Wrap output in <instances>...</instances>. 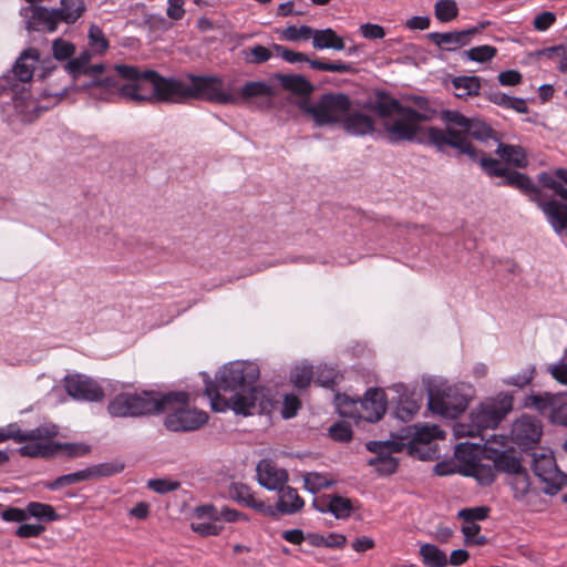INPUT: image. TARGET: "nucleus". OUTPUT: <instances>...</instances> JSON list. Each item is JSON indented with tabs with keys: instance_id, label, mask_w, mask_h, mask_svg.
I'll list each match as a JSON object with an SVG mask.
<instances>
[{
	"instance_id": "obj_37",
	"label": "nucleus",
	"mask_w": 567,
	"mask_h": 567,
	"mask_svg": "<svg viewBox=\"0 0 567 567\" xmlns=\"http://www.w3.org/2000/svg\"><path fill=\"white\" fill-rule=\"evenodd\" d=\"M91 59L92 53L85 49L78 56L70 58L64 64V70L70 74L72 80L78 81L79 78L84 74Z\"/></svg>"
},
{
	"instance_id": "obj_57",
	"label": "nucleus",
	"mask_w": 567,
	"mask_h": 567,
	"mask_svg": "<svg viewBox=\"0 0 567 567\" xmlns=\"http://www.w3.org/2000/svg\"><path fill=\"white\" fill-rule=\"evenodd\" d=\"M75 50L74 43L62 38H58L52 42V54L56 61L66 63L74 55Z\"/></svg>"
},
{
	"instance_id": "obj_5",
	"label": "nucleus",
	"mask_w": 567,
	"mask_h": 567,
	"mask_svg": "<svg viewBox=\"0 0 567 567\" xmlns=\"http://www.w3.org/2000/svg\"><path fill=\"white\" fill-rule=\"evenodd\" d=\"M40 60V51L35 48H28L21 52L16 60L12 69L0 76V96L9 95L16 109L27 107V101L30 99V90L27 84L32 80L34 74V64H28L25 61Z\"/></svg>"
},
{
	"instance_id": "obj_60",
	"label": "nucleus",
	"mask_w": 567,
	"mask_h": 567,
	"mask_svg": "<svg viewBox=\"0 0 567 567\" xmlns=\"http://www.w3.org/2000/svg\"><path fill=\"white\" fill-rule=\"evenodd\" d=\"M535 374H536V368L534 365H529L527 369H525L520 373L504 379L503 383L506 385H512V386H517L519 389H523L526 385H529L532 383V381L535 378Z\"/></svg>"
},
{
	"instance_id": "obj_59",
	"label": "nucleus",
	"mask_w": 567,
	"mask_h": 567,
	"mask_svg": "<svg viewBox=\"0 0 567 567\" xmlns=\"http://www.w3.org/2000/svg\"><path fill=\"white\" fill-rule=\"evenodd\" d=\"M89 40L91 47L99 53H104L110 48V42L103 33L102 29L96 24H92L89 29Z\"/></svg>"
},
{
	"instance_id": "obj_48",
	"label": "nucleus",
	"mask_w": 567,
	"mask_h": 567,
	"mask_svg": "<svg viewBox=\"0 0 567 567\" xmlns=\"http://www.w3.org/2000/svg\"><path fill=\"white\" fill-rule=\"evenodd\" d=\"M86 468L90 473V480H95L100 477H110L121 473L124 470V463L120 461L104 462L91 465Z\"/></svg>"
},
{
	"instance_id": "obj_61",
	"label": "nucleus",
	"mask_w": 567,
	"mask_h": 567,
	"mask_svg": "<svg viewBox=\"0 0 567 567\" xmlns=\"http://www.w3.org/2000/svg\"><path fill=\"white\" fill-rule=\"evenodd\" d=\"M441 120L446 123V126L450 124H454L460 126V130H466L471 124V117L465 116L458 111L454 110H442L440 113Z\"/></svg>"
},
{
	"instance_id": "obj_3",
	"label": "nucleus",
	"mask_w": 567,
	"mask_h": 567,
	"mask_svg": "<svg viewBox=\"0 0 567 567\" xmlns=\"http://www.w3.org/2000/svg\"><path fill=\"white\" fill-rule=\"evenodd\" d=\"M174 402L187 403V391H167L134 389L114 395L107 404L113 417H143L165 413Z\"/></svg>"
},
{
	"instance_id": "obj_14",
	"label": "nucleus",
	"mask_w": 567,
	"mask_h": 567,
	"mask_svg": "<svg viewBox=\"0 0 567 567\" xmlns=\"http://www.w3.org/2000/svg\"><path fill=\"white\" fill-rule=\"evenodd\" d=\"M272 50L288 63L306 62L311 69L322 72L358 73V69L353 63L343 62L341 60L323 61L320 59H310L303 52H297L277 43L272 44Z\"/></svg>"
},
{
	"instance_id": "obj_35",
	"label": "nucleus",
	"mask_w": 567,
	"mask_h": 567,
	"mask_svg": "<svg viewBox=\"0 0 567 567\" xmlns=\"http://www.w3.org/2000/svg\"><path fill=\"white\" fill-rule=\"evenodd\" d=\"M85 481H90V473L87 472V468L58 476L53 481L44 482L43 486L49 491H58L64 486H70Z\"/></svg>"
},
{
	"instance_id": "obj_20",
	"label": "nucleus",
	"mask_w": 567,
	"mask_h": 567,
	"mask_svg": "<svg viewBox=\"0 0 567 567\" xmlns=\"http://www.w3.org/2000/svg\"><path fill=\"white\" fill-rule=\"evenodd\" d=\"M390 390L398 394L396 406L392 415L402 422H409L419 412L421 399H415V392L411 391L404 383H395Z\"/></svg>"
},
{
	"instance_id": "obj_55",
	"label": "nucleus",
	"mask_w": 567,
	"mask_h": 567,
	"mask_svg": "<svg viewBox=\"0 0 567 567\" xmlns=\"http://www.w3.org/2000/svg\"><path fill=\"white\" fill-rule=\"evenodd\" d=\"M241 55L248 64H261L271 58V51L261 44H256L241 50Z\"/></svg>"
},
{
	"instance_id": "obj_58",
	"label": "nucleus",
	"mask_w": 567,
	"mask_h": 567,
	"mask_svg": "<svg viewBox=\"0 0 567 567\" xmlns=\"http://www.w3.org/2000/svg\"><path fill=\"white\" fill-rule=\"evenodd\" d=\"M313 368L312 365L296 367L291 371L290 380L297 389H307L310 382L313 380Z\"/></svg>"
},
{
	"instance_id": "obj_30",
	"label": "nucleus",
	"mask_w": 567,
	"mask_h": 567,
	"mask_svg": "<svg viewBox=\"0 0 567 567\" xmlns=\"http://www.w3.org/2000/svg\"><path fill=\"white\" fill-rule=\"evenodd\" d=\"M355 504L358 501L353 502L348 497L333 494L330 496V505L326 511H329L337 519H348L359 508Z\"/></svg>"
},
{
	"instance_id": "obj_42",
	"label": "nucleus",
	"mask_w": 567,
	"mask_h": 567,
	"mask_svg": "<svg viewBox=\"0 0 567 567\" xmlns=\"http://www.w3.org/2000/svg\"><path fill=\"white\" fill-rule=\"evenodd\" d=\"M497 52L496 47L483 44L461 52V56L468 61L486 63L492 61L497 55Z\"/></svg>"
},
{
	"instance_id": "obj_1",
	"label": "nucleus",
	"mask_w": 567,
	"mask_h": 567,
	"mask_svg": "<svg viewBox=\"0 0 567 567\" xmlns=\"http://www.w3.org/2000/svg\"><path fill=\"white\" fill-rule=\"evenodd\" d=\"M199 375L204 382V394L210 400L214 412L233 411L237 415H270L280 403L272 390L256 385L260 370L257 363L245 360L230 361L221 365L213 380L208 372Z\"/></svg>"
},
{
	"instance_id": "obj_33",
	"label": "nucleus",
	"mask_w": 567,
	"mask_h": 567,
	"mask_svg": "<svg viewBox=\"0 0 567 567\" xmlns=\"http://www.w3.org/2000/svg\"><path fill=\"white\" fill-rule=\"evenodd\" d=\"M420 555L427 567H446L449 565L446 554L434 544H423L420 547Z\"/></svg>"
},
{
	"instance_id": "obj_22",
	"label": "nucleus",
	"mask_w": 567,
	"mask_h": 567,
	"mask_svg": "<svg viewBox=\"0 0 567 567\" xmlns=\"http://www.w3.org/2000/svg\"><path fill=\"white\" fill-rule=\"evenodd\" d=\"M494 154L498 156L497 159L502 162V165L509 171L524 169L529 164L527 151L524 146L503 143L501 138L497 142Z\"/></svg>"
},
{
	"instance_id": "obj_16",
	"label": "nucleus",
	"mask_w": 567,
	"mask_h": 567,
	"mask_svg": "<svg viewBox=\"0 0 567 567\" xmlns=\"http://www.w3.org/2000/svg\"><path fill=\"white\" fill-rule=\"evenodd\" d=\"M277 95L275 89L265 81H249L246 82L237 93H234L236 99L231 105L245 104L249 105L255 99L266 100L256 103V109L259 111H269L274 107L272 99Z\"/></svg>"
},
{
	"instance_id": "obj_34",
	"label": "nucleus",
	"mask_w": 567,
	"mask_h": 567,
	"mask_svg": "<svg viewBox=\"0 0 567 567\" xmlns=\"http://www.w3.org/2000/svg\"><path fill=\"white\" fill-rule=\"evenodd\" d=\"M52 457L59 452H64L68 458H78L91 453V446L85 443L76 442H54L51 441Z\"/></svg>"
},
{
	"instance_id": "obj_43",
	"label": "nucleus",
	"mask_w": 567,
	"mask_h": 567,
	"mask_svg": "<svg viewBox=\"0 0 567 567\" xmlns=\"http://www.w3.org/2000/svg\"><path fill=\"white\" fill-rule=\"evenodd\" d=\"M28 519L34 517L40 522H54L59 515L54 507L50 504L40 502H30L27 505Z\"/></svg>"
},
{
	"instance_id": "obj_28",
	"label": "nucleus",
	"mask_w": 567,
	"mask_h": 567,
	"mask_svg": "<svg viewBox=\"0 0 567 567\" xmlns=\"http://www.w3.org/2000/svg\"><path fill=\"white\" fill-rule=\"evenodd\" d=\"M280 496L277 501V512L281 515H291L300 512L305 506L303 498L298 494L297 488L292 486H281Z\"/></svg>"
},
{
	"instance_id": "obj_6",
	"label": "nucleus",
	"mask_w": 567,
	"mask_h": 567,
	"mask_svg": "<svg viewBox=\"0 0 567 567\" xmlns=\"http://www.w3.org/2000/svg\"><path fill=\"white\" fill-rule=\"evenodd\" d=\"M299 109L310 115L316 126H332L342 124L348 111H351V97L343 92L323 93L316 104L310 99H302L298 103Z\"/></svg>"
},
{
	"instance_id": "obj_44",
	"label": "nucleus",
	"mask_w": 567,
	"mask_h": 567,
	"mask_svg": "<svg viewBox=\"0 0 567 567\" xmlns=\"http://www.w3.org/2000/svg\"><path fill=\"white\" fill-rule=\"evenodd\" d=\"M513 478L509 482L511 487L514 491L513 497L517 501H522L529 493L530 489V477L526 467H522L517 473L512 474Z\"/></svg>"
},
{
	"instance_id": "obj_62",
	"label": "nucleus",
	"mask_w": 567,
	"mask_h": 567,
	"mask_svg": "<svg viewBox=\"0 0 567 567\" xmlns=\"http://www.w3.org/2000/svg\"><path fill=\"white\" fill-rule=\"evenodd\" d=\"M301 409V400L293 393L284 395L281 416L285 420L292 419L298 414Z\"/></svg>"
},
{
	"instance_id": "obj_50",
	"label": "nucleus",
	"mask_w": 567,
	"mask_h": 567,
	"mask_svg": "<svg viewBox=\"0 0 567 567\" xmlns=\"http://www.w3.org/2000/svg\"><path fill=\"white\" fill-rule=\"evenodd\" d=\"M425 38L439 47L442 51L455 52L458 50L457 41L455 40V32H430Z\"/></svg>"
},
{
	"instance_id": "obj_24",
	"label": "nucleus",
	"mask_w": 567,
	"mask_h": 567,
	"mask_svg": "<svg viewBox=\"0 0 567 567\" xmlns=\"http://www.w3.org/2000/svg\"><path fill=\"white\" fill-rule=\"evenodd\" d=\"M21 14L25 18V29L28 31H55L54 20L47 7L29 6L21 10Z\"/></svg>"
},
{
	"instance_id": "obj_9",
	"label": "nucleus",
	"mask_w": 567,
	"mask_h": 567,
	"mask_svg": "<svg viewBox=\"0 0 567 567\" xmlns=\"http://www.w3.org/2000/svg\"><path fill=\"white\" fill-rule=\"evenodd\" d=\"M514 395L509 392H499L488 398L470 413L471 425L476 432L486 429H496L506 415L513 411Z\"/></svg>"
},
{
	"instance_id": "obj_63",
	"label": "nucleus",
	"mask_w": 567,
	"mask_h": 567,
	"mask_svg": "<svg viewBox=\"0 0 567 567\" xmlns=\"http://www.w3.org/2000/svg\"><path fill=\"white\" fill-rule=\"evenodd\" d=\"M147 487L157 494L164 495L177 491L181 487V483L169 478H152L148 480Z\"/></svg>"
},
{
	"instance_id": "obj_23",
	"label": "nucleus",
	"mask_w": 567,
	"mask_h": 567,
	"mask_svg": "<svg viewBox=\"0 0 567 567\" xmlns=\"http://www.w3.org/2000/svg\"><path fill=\"white\" fill-rule=\"evenodd\" d=\"M258 483L268 491H278L287 483L289 475L287 470L277 468L268 458H262L257 465Z\"/></svg>"
},
{
	"instance_id": "obj_19",
	"label": "nucleus",
	"mask_w": 567,
	"mask_h": 567,
	"mask_svg": "<svg viewBox=\"0 0 567 567\" xmlns=\"http://www.w3.org/2000/svg\"><path fill=\"white\" fill-rule=\"evenodd\" d=\"M388 398L385 391L381 388H369L363 398H359V406L363 413L359 414L369 423L379 422L386 412Z\"/></svg>"
},
{
	"instance_id": "obj_49",
	"label": "nucleus",
	"mask_w": 567,
	"mask_h": 567,
	"mask_svg": "<svg viewBox=\"0 0 567 567\" xmlns=\"http://www.w3.org/2000/svg\"><path fill=\"white\" fill-rule=\"evenodd\" d=\"M494 471V466L489 464L473 461L472 470L471 473H468V475L473 476L480 485L489 486L496 480Z\"/></svg>"
},
{
	"instance_id": "obj_51",
	"label": "nucleus",
	"mask_w": 567,
	"mask_h": 567,
	"mask_svg": "<svg viewBox=\"0 0 567 567\" xmlns=\"http://www.w3.org/2000/svg\"><path fill=\"white\" fill-rule=\"evenodd\" d=\"M399 458L388 455L386 456H374L368 461V465L375 467V471L380 475H392L399 468Z\"/></svg>"
},
{
	"instance_id": "obj_41",
	"label": "nucleus",
	"mask_w": 567,
	"mask_h": 567,
	"mask_svg": "<svg viewBox=\"0 0 567 567\" xmlns=\"http://www.w3.org/2000/svg\"><path fill=\"white\" fill-rule=\"evenodd\" d=\"M339 372L327 364L317 367L313 382L322 388L333 391L339 382Z\"/></svg>"
},
{
	"instance_id": "obj_64",
	"label": "nucleus",
	"mask_w": 567,
	"mask_h": 567,
	"mask_svg": "<svg viewBox=\"0 0 567 567\" xmlns=\"http://www.w3.org/2000/svg\"><path fill=\"white\" fill-rule=\"evenodd\" d=\"M0 516L2 520L9 523H24L28 520L27 507L20 508L14 506H8L4 508L3 504L0 503Z\"/></svg>"
},
{
	"instance_id": "obj_32",
	"label": "nucleus",
	"mask_w": 567,
	"mask_h": 567,
	"mask_svg": "<svg viewBox=\"0 0 567 567\" xmlns=\"http://www.w3.org/2000/svg\"><path fill=\"white\" fill-rule=\"evenodd\" d=\"M52 19L54 20L55 30L60 22L66 24L75 23L86 11V4L84 0H76V7L73 10H65V8H53L49 9Z\"/></svg>"
},
{
	"instance_id": "obj_13",
	"label": "nucleus",
	"mask_w": 567,
	"mask_h": 567,
	"mask_svg": "<svg viewBox=\"0 0 567 567\" xmlns=\"http://www.w3.org/2000/svg\"><path fill=\"white\" fill-rule=\"evenodd\" d=\"M532 470L546 486L544 494L554 496L567 485V474L559 470L554 456L534 454Z\"/></svg>"
},
{
	"instance_id": "obj_36",
	"label": "nucleus",
	"mask_w": 567,
	"mask_h": 567,
	"mask_svg": "<svg viewBox=\"0 0 567 567\" xmlns=\"http://www.w3.org/2000/svg\"><path fill=\"white\" fill-rule=\"evenodd\" d=\"M522 467L520 457L515 455V451L513 449L503 450L494 465L495 471L509 475L517 473Z\"/></svg>"
},
{
	"instance_id": "obj_10",
	"label": "nucleus",
	"mask_w": 567,
	"mask_h": 567,
	"mask_svg": "<svg viewBox=\"0 0 567 567\" xmlns=\"http://www.w3.org/2000/svg\"><path fill=\"white\" fill-rule=\"evenodd\" d=\"M188 100L194 99L219 105H231L236 102L234 93L225 90L224 81L218 75L188 74Z\"/></svg>"
},
{
	"instance_id": "obj_15",
	"label": "nucleus",
	"mask_w": 567,
	"mask_h": 567,
	"mask_svg": "<svg viewBox=\"0 0 567 567\" xmlns=\"http://www.w3.org/2000/svg\"><path fill=\"white\" fill-rule=\"evenodd\" d=\"M414 425L413 437L408 442V454L420 461H433L439 458L436 446L423 449L420 445H429L434 439H443L445 435L444 431L435 424Z\"/></svg>"
},
{
	"instance_id": "obj_4",
	"label": "nucleus",
	"mask_w": 567,
	"mask_h": 567,
	"mask_svg": "<svg viewBox=\"0 0 567 567\" xmlns=\"http://www.w3.org/2000/svg\"><path fill=\"white\" fill-rule=\"evenodd\" d=\"M145 82L152 84V91L144 93L143 83H125L117 87L116 95L130 99L137 104L164 102L182 103L188 100V85L176 78L163 76L156 70H145Z\"/></svg>"
},
{
	"instance_id": "obj_21",
	"label": "nucleus",
	"mask_w": 567,
	"mask_h": 567,
	"mask_svg": "<svg viewBox=\"0 0 567 567\" xmlns=\"http://www.w3.org/2000/svg\"><path fill=\"white\" fill-rule=\"evenodd\" d=\"M373 95L374 99L368 101L364 107L380 118H389L394 114L399 115L409 107V105H403L391 92L384 89H375Z\"/></svg>"
},
{
	"instance_id": "obj_39",
	"label": "nucleus",
	"mask_w": 567,
	"mask_h": 567,
	"mask_svg": "<svg viewBox=\"0 0 567 567\" xmlns=\"http://www.w3.org/2000/svg\"><path fill=\"white\" fill-rule=\"evenodd\" d=\"M334 404L339 414L343 417H359L358 410L359 396L357 399L347 393L337 392L334 395Z\"/></svg>"
},
{
	"instance_id": "obj_7",
	"label": "nucleus",
	"mask_w": 567,
	"mask_h": 567,
	"mask_svg": "<svg viewBox=\"0 0 567 567\" xmlns=\"http://www.w3.org/2000/svg\"><path fill=\"white\" fill-rule=\"evenodd\" d=\"M392 123H384L385 138L391 144L400 142H413L420 145L431 146L430 136L432 130H441L439 126H423L420 118H426L409 106Z\"/></svg>"
},
{
	"instance_id": "obj_38",
	"label": "nucleus",
	"mask_w": 567,
	"mask_h": 567,
	"mask_svg": "<svg viewBox=\"0 0 567 567\" xmlns=\"http://www.w3.org/2000/svg\"><path fill=\"white\" fill-rule=\"evenodd\" d=\"M555 403V396L550 392L543 393H530L526 395L523 402V408L526 409H535L540 414H544L548 409Z\"/></svg>"
},
{
	"instance_id": "obj_25",
	"label": "nucleus",
	"mask_w": 567,
	"mask_h": 567,
	"mask_svg": "<svg viewBox=\"0 0 567 567\" xmlns=\"http://www.w3.org/2000/svg\"><path fill=\"white\" fill-rule=\"evenodd\" d=\"M271 80L277 81L285 91L303 99H309L310 94L315 91V85L302 74L276 72L271 75Z\"/></svg>"
},
{
	"instance_id": "obj_56",
	"label": "nucleus",
	"mask_w": 567,
	"mask_h": 567,
	"mask_svg": "<svg viewBox=\"0 0 567 567\" xmlns=\"http://www.w3.org/2000/svg\"><path fill=\"white\" fill-rule=\"evenodd\" d=\"M329 436L339 443H349L353 439V430L349 422L337 421L328 430Z\"/></svg>"
},
{
	"instance_id": "obj_53",
	"label": "nucleus",
	"mask_w": 567,
	"mask_h": 567,
	"mask_svg": "<svg viewBox=\"0 0 567 567\" xmlns=\"http://www.w3.org/2000/svg\"><path fill=\"white\" fill-rule=\"evenodd\" d=\"M406 101L412 102L419 110L420 115L425 116L426 118H420L421 122H430L432 121L436 114V109L431 106V101L427 96L417 95V94H409L404 97Z\"/></svg>"
},
{
	"instance_id": "obj_31",
	"label": "nucleus",
	"mask_w": 567,
	"mask_h": 567,
	"mask_svg": "<svg viewBox=\"0 0 567 567\" xmlns=\"http://www.w3.org/2000/svg\"><path fill=\"white\" fill-rule=\"evenodd\" d=\"M482 79L477 75H458L452 79V85L455 90L464 89L465 93H455L458 99H465L466 96H480L482 95Z\"/></svg>"
},
{
	"instance_id": "obj_11",
	"label": "nucleus",
	"mask_w": 567,
	"mask_h": 567,
	"mask_svg": "<svg viewBox=\"0 0 567 567\" xmlns=\"http://www.w3.org/2000/svg\"><path fill=\"white\" fill-rule=\"evenodd\" d=\"M190 394L187 392V403L174 402L172 408L166 410L163 424L169 432L185 433L199 430L209 420L207 412L189 409Z\"/></svg>"
},
{
	"instance_id": "obj_17",
	"label": "nucleus",
	"mask_w": 567,
	"mask_h": 567,
	"mask_svg": "<svg viewBox=\"0 0 567 567\" xmlns=\"http://www.w3.org/2000/svg\"><path fill=\"white\" fill-rule=\"evenodd\" d=\"M512 439L523 450L534 449L543 434V424L539 419L523 413L512 425Z\"/></svg>"
},
{
	"instance_id": "obj_54",
	"label": "nucleus",
	"mask_w": 567,
	"mask_h": 567,
	"mask_svg": "<svg viewBox=\"0 0 567 567\" xmlns=\"http://www.w3.org/2000/svg\"><path fill=\"white\" fill-rule=\"evenodd\" d=\"M435 18L441 22H450L458 16V8L454 0H437L434 6Z\"/></svg>"
},
{
	"instance_id": "obj_27",
	"label": "nucleus",
	"mask_w": 567,
	"mask_h": 567,
	"mask_svg": "<svg viewBox=\"0 0 567 567\" xmlns=\"http://www.w3.org/2000/svg\"><path fill=\"white\" fill-rule=\"evenodd\" d=\"M464 138H473L478 142H487L492 140L498 142L501 138L498 132H496L485 120L478 116H471V124L466 130H458Z\"/></svg>"
},
{
	"instance_id": "obj_18",
	"label": "nucleus",
	"mask_w": 567,
	"mask_h": 567,
	"mask_svg": "<svg viewBox=\"0 0 567 567\" xmlns=\"http://www.w3.org/2000/svg\"><path fill=\"white\" fill-rule=\"evenodd\" d=\"M65 390L75 400L100 402L104 399L103 388L93 379L74 374L65 378Z\"/></svg>"
},
{
	"instance_id": "obj_2",
	"label": "nucleus",
	"mask_w": 567,
	"mask_h": 567,
	"mask_svg": "<svg viewBox=\"0 0 567 567\" xmlns=\"http://www.w3.org/2000/svg\"><path fill=\"white\" fill-rule=\"evenodd\" d=\"M431 147L437 153L450 155L449 150H454V157L458 161L466 156L473 164H477L481 171L489 178H502L496 182L498 187H512L520 193L528 190L533 181L530 176L519 171H509L502 162L492 157L483 150L477 148L468 138H464L458 130L447 125L441 130H432L430 136Z\"/></svg>"
},
{
	"instance_id": "obj_40",
	"label": "nucleus",
	"mask_w": 567,
	"mask_h": 567,
	"mask_svg": "<svg viewBox=\"0 0 567 567\" xmlns=\"http://www.w3.org/2000/svg\"><path fill=\"white\" fill-rule=\"evenodd\" d=\"M336 484V481L328 478L327 474L319 472H308L303 475L305 488L311 493L317 494L321 489L329 488Z\"/></svg>"
},
{
	"instance_id": "obj_47",
	"label": "nucleus",
	"mask_w": 567,
	"mask_h": 567,
	"mask_svg": "<svg viewBox=\"0 0 567 567\" xmlns=\"http://www.w3.org/2000/svg\"><path fill=\"white\" fill-rule=\"evenodd\" d=\"M21 456L31 458H52L51 441L49 442H34L25 444L16 450Z\"/></svg>"
},
{
	"instance_id": "obj_45",
	"label": "nucleus",
	"mask_w": 567,
	"mask_h": 567,
	"mask_svg": "<svg viewBox=\"0 0 567 567\" xmlns=\"http://www.w3.org/2000/svg\"><path fill=\"white\" fill-rule=\"evenodd\" d=\"M95 87V84H92V80L84 82L82 84H78L76 81L72 80L71 84L64 86L61 91H50L48 89H44L40 93L41 99L47 97H55L56 102H60L63 97L68 96L70 93H79V92H87L91 89Z\"/></svg>"
},
{
	"instance_id": "obj_29",
	"label": "nucleus",
	"mask_w": 567,
	"mask_h": 567,
	"mask_svg": "<svg viewBox=\"0 0 567 567\" xmlns=\"http://www.w3.org/2000/svg\"><path fill=\"white\" fill-rule=\"evenodd\" d=\"M312 48L316 50L331 49L336 51L346 50L344 40L332 28L316 30L312 40Z\"/></svg>"
},
{
	"instance_id": "obj_46",
	"label": "nucleus",
	"mask_w": 567,
	"mask_h": 567,
	"mask_svg": "<svg viewBox=\"0 0 567 567\" xmlns=\"http://www.w3.org/2000/svg\"><path fill=\"white\" fill-rule=\"evenodd\" d=\"M59 434L56 424L49 422L24 432V442H40L41 440L51 441Z\"/></svg>"
},
{
	"instance_id": "obj_12",
	"label": "nucleus",
	"mask_w": 567,
	"mask_h": 567,
	"mask_svg": "<svg viewBox=\"0 0 567 567\" xmlns=\"http://www.w3.org/2000/svg\"><path fill=\"white\" fill-rule=\"evenodd\" d=\"M522 194L527 196L532 203L536 204V206L542 209L547 221L557 235H561L564 231L567 235V204L556 198L545 200L547 195L533 181L528 186V190H524Z\"/></svg>"
},
{
	"instance_id": "obj_8",
	"label": "nucleus",
	"mask_w": 567,
	"mask_h": 567,
	"mask_svg": "<svg viewBox=\"0 0 567 567\" xmlns=\"http://www.w3.org/2000/svg\"><path fill=\"white\" fill-rule=\"evenodd\" d=\"M426 392L427 409L444 419H457L468 405L467 398L455 385L429 381Z\"/></svg>"
},
{
	"instance_id": "obj_26",
	"label": "nucleus",
	"mask_w": 567,
	"mask_h": 567,
	"mask_svg": "<svg viewBox=\"0 0 567 567\" xmlns=\"http://www.w3.org/2000/svg\"><path fill=\"white\" fill-rule=\"evenodd\" d=\"M341 126L347 133L357 136H364L375 131L373 118L359 111H348Z\"/></svg>"
},
{
	"instance_id": "obj_52",
	"label": "nucleus",
	"mask_w": 567,
	"mask_h": 567,
	"mask_svg": "<svg viewBox=\"0 0 567 567\" xmlns=\"http://www.w3.org/2000/svg\"><path fill=\"white\" fill-rule=\"evenodd\" d=\"M491 507L486 505L476 507H465L457 512L456 517L465 524H476V522L485 520L489 517Z\"/></svg>"
}]
</instances>
